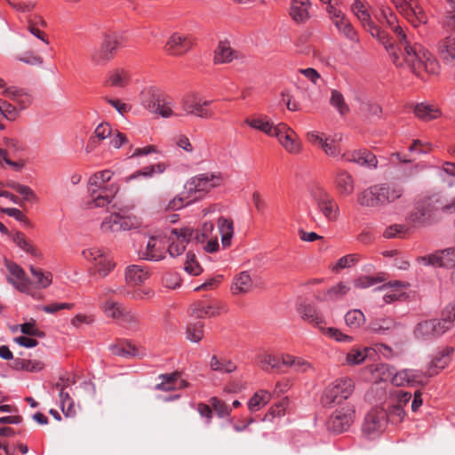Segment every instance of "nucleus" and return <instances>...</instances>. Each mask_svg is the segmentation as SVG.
<instances>
[{"instance_id":"nucleus-1","label":"nucleus","mask_w":455,"mask_h":455,"mask_svg":"<svg viewBox=\"0 0 455 455\" xmlns=\"http://www.w3.org/2000/svg\"><path fill=\"white\" fill-rule=\"evenodd\" d=\"M395 31L396 43L388 44L387 50L393 63L397 68H408L415 74H419L421 69L429 74L436 73L439 64L432 53L419 44H411L405 31L397 28Z\"/></svg>"},{"instance_id":"nucleus-2","label":"nucleus","mask_w":455,"mask_h":455,"mask_svg":"<svg viewBox=\"0 0 455 455\" xmlns=\"http://www.w3.org/2000/svg\"><path fill=\"white\" fill-rule=\"evenodd\" d=\"M454 213L455 197L448 200L444 195L435 194L418 202L407 221L412 225L429 226L439 221L443 215Z\"/></svg>"},{"instance_id":"nucleus-3","label":"nucleus","mask_w":455,"mask_h":455,"mask_svg":"<svg viewBox=\"0 0 455 455\" xmlns=\"http://www.w3.org/2000/svg\"><path fill=\"white\" fill-rule=\"evenodd\" d=\"M403 192V186L399 183L376 184L358 195V203L366 207L383 206L402 197Z\"/></svg>"},{"instance_id":"nucleus-4","label":"nucleus","mask_w":455,"mask_h":455,"mask_svg":"<svg viewBox=\"0 0 455 455\" xmlns=\"http://www.w3.org/2000/svg\"><path fill=\"white\" fill-rule=\"evenodd\" d=\"M222 182L220 173L205 172L191 178L185 184V193L188 203H192L203 197L212 188L219 187Z\"/></svg>"},{"instance_id":"nucleus-5","label":"nucleus","mask_w":455,"mask_h":455,"mask_svg":"<svg viewBox=\"0 0 455 455\" xmlns=\"http://www.w3.org/2000/svg\"><path fill=\"white\" fill-rule=\"evenodd\" d=\"M140 100L145 108L162 117L169 118L174 116H180L173 111L172 100L158 90L153 88L144 90L140 94Z\"/></svg>"},{"instance_id":"nucleus-6","label":"nucleus","mask_w":455,"mask_h":455,"mask_svg":"<svg viewBox=\"0 0 455 455\" xmlns=\"http://www.w3.org/2000/svg\"><path fill=\"white\" fill-rule=\"evenodd\" d=\"M298 310L301 318L304 321H307L309 323L313 324L315 327H317L319 330L323 331V333L328 335L329 337L334 339L335 340L347 343H350L353 341V337L343 334L337 328H325L326 323L324 319L312 305L301 304Z\"/></svg>"},{"instance_id":"nucleus-7","label":"nucleus","mask_w":455,"mask_h":455,"mask_svg":"<svg viewBox=\"0 0 455 455\" xmlns=\"http://www.w3.org/2000/svg\"><path fill=\"white\" fill-rule=\"evenodd\" d=\"M355 389L354 381L349 378H341L330 383L322 395V403L330 406L347 399Z\"/></svg>"},{"instance_id":"nucleus-8","label":"nucleus","mask_w":455,"mask_h":455,"mask_svg":"<svg viewBox=\"0 0 455 455\" xmlns=\"http://www.w3.org/2000/svg\"><path fill=\"white\" fill-rule=\"evenodd\" d=\"M212 102V100H203L197 93H188L181 98L180 105L184 115H194L208 119L213 115L212 111L208 108Z\"/></svg>"},{"instance_id":"nucleus-9","label":"nucleus","mask_w":455,"mask_h":455,"mask_svg":"<svg viewBox=\"0 0 455 455\" xmlns=\"http://www.w3.org/2000/svg\"><path fill=\"white\" fill-rule=\"evenodd\" d=\"M355 419V406L351 403L336 409L328 421V428L337 434L347 431Z\"/></svg>"},{"instance_id":"nucleus-10","label":"nucleus","mask_w":455,"mask_h":455,"mask_svg":"<svg viewBox=\"0 0 455 455\" xmlns=\"http://www.w3.org/2000/svg\"><path fill=\"white\" fill-rule=\"evenodd\" d=\"M418 260L427 266L453 268L451 273V281L455 284V246L420 257Z\"/></svg>"},{"instance_id":"nucleus-11","label":"nucleus","mask_w":455,"mask_h":455,"mask_svg":"<svg viewBox=\"0 0 455 455\" xmlns=\"http://www.w3.org/2000/svg\"><path fill=\"white\" fill-rule=\"evenodd\" d=\"M314 202L318 211L329 220L336 221L339 216V207L327 191L317 188L312 193Z\"/></svg>"},{"instance_id":"nucleus-12","label":"nucleus","mask_w":455,"mask_h":455,"mask_svg":"<svg viewBox=\"0 0 455 455\" xmlns=\"http://www.w3.org/2000/svg\"><path fill=\"white\" fill-rule=\"evenodd\" d=\"M83 256L88 261L93 263L92 269V275H98L100 277H106L115 267L116 264L97 248H91L83 251Z\"/></svg>"},{"instance_id":"nucleus-13","label":"nucleus","mask_w":455,"mask_h":455,"mask_svg":"<svg viewBox=\"0 0 455 455\" xmlns=\"http://www.w3.org/2000/svg\"><path fill=\"white\" fill-rule=\"evenodd\" d=\"M399 12L414 27L427 23V17L417 0H391Z\"/></svg>"},{"instance_id":"nucleus-14","label":"nucleus","mask_w":455,"mask_h":455,"mask_svg":"<svg viewBox=\"0 0 455 455\" xmlns=\"http://www.w3.org/2000/svg\"><path fill=\"white\" fill-rule=\"evenodd\" d=\"M119 187L116 183L101 185L100 187L88 186L91 200L87 203L90 208L105 207L111 203L117 194Z\"/></svg>"},{"instance_id":"nucleus-15","label":"nucleus","mask_w":455,"mask_h":455,"mask_svg":"<svg viewBox=\"0 0 455 455\" xmlns=\"http://www.w3.org/2000/svg\"><path fill=\"white\" fill-rule=\"evenodd\" d=\"M387 425V412L383 408H374L365 416L363 432L368 436H373L382 432Z\"/></svg>"},{"instance_id":"nucleus-16","label":"nucleus","mask_w":455,"mask_h":455,"mask_svg":"<svg viewBox=\"0 0 455 455\" xmlns=\"http://www.w3.org/2000/svg\"><path fill=\"white\" fill-rule=\"evenodd\" d=\"M272 137H275L280 144L291 154L300 152V142L295 132L287 124L280 123L275 125V131Z\"/></svg>"},{"instance_id":"nucleus-17","label":"nucleus","mask_w":455,"mask_h":455,"mask_svg":"<svg viewBox=\"0 0 455 455\" xmlns=\"http://www.w3.org/2000/svg\"><path fill=\"white\" fill-rule=\"evenodd\" d=\"M5 266L10 273V276H7V282L19 291L34 296L31 290L32 282L27 276L24 269L13 262H6Z\"/></svg>"},{"instance_id":"nucleus-18","label":"nucleus","mask_w":455,"mask_h":455,"mask_svg":"<svg viewBox=\"0 0 455 455\" xmlns=\"http://www.w3.org/2000/svg\"><path fill=\"white\" fill-rule=\"evenodd\" d=\"M121 44V36L117 35L106 36L104 41L102 42L100 50L92 55V61L97 65H100L110 60Z\"/></svg>"},{"instance_id":"nucleus-19","label":"nucleus","mask_w":455,"mask_h":455,"mask_svg":"<svg viewBox=\"0 0 455 455\" xmlns=\"http://www.w3.org/2000/svg\"><path fill=\"white\" fill-rule=\"evenodd\" d=\"M141 257L151 261H159L165 258V241L161 235L149 237L145 250L141 251Z\"/></svg>"},{"instance_id":"nucleus-20","label":"nucleus","mask_w":455,"mask_h":455,"mask_svg":"<svg viewBox=\"0 0 455 455\" xmlns=\"http://www.w3.org/2000/svg\"><path fill=\"white\" fill-rule=\"evenodd\" d=\"M193 45L190 36L180 33L172 34L168 39L165 51L174 56H181L188 52Z\"/></svg>"},{"instance_id":"nucleus-21","label":"nucleus","mask_w":455,"mask_h":455,"mask_svg":"<svg viewBox=\"0 0 455 455\" xmlns=\"http://www.w3.org/2000/svg\"><path fill=\"white\" fill-rule=\"evenodd\" d=\"M342 159L368 168H376L378 165L376 156L367 149L347 151L342 155Z\"/></svg>"},{"instance_id":"nucleus-22","label":"nucleus","mask_w":455,"mask_h":455,"mask_svg":"<svg viewBox=\"0 0 455 455\" xmlns=\"http://www.w3.org/2000/svg\"><path fill=\"white\" fill-rule=\"evenodd\" d=\"M180 376L181 374L180 371L159 375L158 378L162 379V381L156 385V389L162 391H173L188 387L189 383L185 379H181Z\"/></svg>"},{"instance_id":"nucleus-23","label":"nucleus","mask_w":455,"mask_h":455,"mask_svg":"<svg viewBox=\"0 0 455 455\" xmlns=\"http://www.w3.org/2000/svg\"><path fill=\"white\" fill-rule=\"evenodd\" d=\"M185 235V228L172 229L171 236L169 237L171 244L168 247L170 256L176 257L182 254L187 243L193 242L190 236Z\"/></svg>"},{"instance_id":"nucleus-24","label":"nucleus","mask_w":455,"mask_h":455,"mask_svg":"<svg viewBox=\"0 0 455 455\" xmlns=\"http://www.w3.org/2000/svg\"><path fill=\"white\" fill-rule=\"evenodd\" d=\"M224 306L219 302H212L205 305L202 302H197L190 306L189 313L192 316L201 319L205 317H215L221 314Z\"/></svg>"},{"instance_id":"nucleus-25","label":"nucleus","mask_w":455,"mask_h":455,"mask_svg":"<svg viewBox=\"0 0 455 455\" xmlns=\"http://www.w3.org/2000/svg\"><path fill=\"white\" fill-rule=\"evenodd\" d=\"M439 58L451 67L455 66V36H448L441 39L437 44Z\"/></svg>"},{"instance_id":"nucleus-26","label":"nucleus","mask_w":455,"mask_h":455,"mask_svg":"<svg viewBox=\"0 0 455 455\" xmlns=\"http://www.w3.org/2000/svg\"><path fill=\"white\" fill-rule=\"evenodd\" d=\"M2 93L13 100L20 111L27 109L33 101L32 96L28 92L15 86L6 87Z\"/></svg>"},{"instance_id":"nucleus-27","label":"nucleus","mask_w":455,"mask_h":455,"mask_svg":"<svg viewBox=\"0 0 455 455\" xmlns=\"http://www.w3.org/2000/svg\"><path fill=\"white\" fill-rule=\"evenodd\" d=\"M214 230V224L212 222H204L201 229H194L189 227H185V234L191 237L193 242L204 243L207 239L212 238V232Z\"/></svg>"},{"instance_id":"nucleus-28","label":"nucleus","mask_w":455,"mask_h":455,"mask_svg":"<svg viewBox=\"0 0 455 455\" xmlns=\"http://www.w3.org/2000/svg\"><path fill=\"white\" fill-rule=\"evenodd\" d=\"M335 183L339 193L342 196H349L355 190L354 178L346 171L340 170L337 172Z\"/></svg>"},{"instance_id":"nucleus-29","label":"nucleus","mask_w":455,"mask_h":455,"mask_svg":"<svg viewBox=\"0 0 455 455\" xmlns=\"http://www.w3.org/2000/svg\"><path fill=\"white\" fill-rule=\"evenodd\" d=\"M245 124L250 127L259 130L268 136H273L275 131V125L265 116H257L247 117L245 119Z\"/></svg>"},{"instance_id":"nucleus-30","label":"nucleus","mask_w":455,"mask_h":455,"mask_svg":"<svg viewBox=\"0 0 455 455\" xmlns=\"http://www.w3.org/2000/svg\"><path fill=\"white\" fill-rule=\"evenodd\" d=\"M218 229L221 235V243L223 248H228L231 245V240L234 235L233 220L225 217L219 218Z\"/></svg>"},{"instance_id":"nucleus-31","label":"nucleus","mask_w":455,"mask_h":455,"mask_svg":"<svg viewBox=\"0 0 455 455\" xmlns=\"http://www.w3.org/2000/svg\"><path fill=\"white\" fill-rule=\"evenodd\" d=\"M308 0H291L290 14L296 22H304L308 17Z\"/></svg>"},{"instance_id":"nucleus-32","label":"nucleus","mask_w":455,"mask_h":455,"mask_svg":"<svg viewBox=\"0 0 455 455\" xmlns=\"http://www.w3.org/2000/svg\"><path fill=\"white\" fill-rule=\"evenodd\" d=\"M252 289V280L247 272H242L233 280L231 291L234 294H244Z\"/></svg>"},{"instance_id":"nucleus-33","label":"nucleus","mask_w":455,"mask_h":455,"mask_svg":"<svg viewBox=\"0 0 455 455\" xmlns=\"http://www.w3.org/2000/svg\"><path fill=\"white\" fill-rule=\"evenodd\" d=\"M149 276V273L148 269L139 266L132 265L126 268L125 271V279L127 283L132 284H141L143 283Z\"/></svg>"},{"instance_id":"nucleus-34","label":"nucleus","mask_w":455,"mask_h":455,"mask_svg":"<svg viewBox=\"0 0 455 455\" xmlns=\"http://www.w3.org/2000/svg\"><path fill=\"white\" fill-rule=\"evenodd\" d=\"M431 322L433 325L435 339L440 338L445 332L451 330L454 326V324L451 321V318L448 316L443 308L441 312V317L433 318L431 319Z\"/></svg>"},{"instance_id":"nucleus-35","label":"nucleus","mask_w":455,"mask_h":455,"mask_svg":"<svg viewBox=\"0 0 455 455\" xmlns=\"http://www.w3.org/2000/svg\"><path fill=\"white\" fill-rule=\"evenodd\" d=\"M237 58V52L226 42L220 43L215 51L214 62L217 64L229 63Z\"/></svg>"},{"instance_id":"nucleus-36","label":"nucleus","mask_w":455,"mask_h":455,"mask_svg":"<svg viewBox=\"0 0 455 455\" xmlns=\"http://www.w3.org/2000/svg\"><path fill=\"white\" fill-rule=\"evenodd\" d=\"M166 169V165L164 163H158L153 165L146 166L141 170L135 172L134 173L124 178L126 183L131 182L132 180L140 177L151 178L154 174L163 173Z\"/></svg>"},{"instance_id":"nucleus-37","label":"nucleus","mask_w":455,"mask_h":455,"mask_svg":"<svg viewBox=\"0 0 455 455\" xmlns=\"http://www.w3.org/2000/svg\"><path fill=\"white\" fill-rule=\"evenodd\" d=\"M112 135V129L108 123H102L99 124L93 132V135L90 138L87 149H93L98 142L103 140Z\"/></svg>"},{"instance_id":"nucleus-38","label":"nucleus","mask_w":455,"mask_h":455,"mask_svg":"<svg viewBox=\"0 0 455 455\" xmlns=\"http://www.w3.org/2000/svg\"><path fill=\"white\" fill-rule=\"evenodd\" d=\"M415 115L424 121H431L441 115L440 109L433 105L419 103L414 108Z\"/></svg>"},{"instance_id":"nucleus-39","label":"nucleus","mask_w":455,"mask_h":455,"mask_svg":"<svg viewBox=\"0 0 455 455\" xmlns=\"http://www.w3.org/2000/svg\"><path fill=\"white\" fill-rule=\"evenodd\" d=\"M272 395L267 390L256 392L248 402L250 411L255 412L267 405L271 400Z\"/></svg>"},{"instance_id":"nucleus-40","label":"nucleus","mask_w":455,"mask_h":455,"mask_svg":"<svg viewBox=\"0 0 455 455\" xmlns=\"http://www.w3.org/2000/svg\"><path fill=\"white\" fill-rule=\"evenodd\" d=\"M452 352V347H447L436 355L431 362V365L429 367L430 371L432 372L436 371L437 374L439 371L444 369L451 363V355Z\"/></svg>"},{"instance_id":"nucleus-41","label":"nucleus","mask_w":455,"mask_h":455,"mask_svg":"<svg viewBox=\"0 0 455 455\" xmlns=\"http://www.w3.org/2000/svg\"><path fill=\"white\" fill-rule=\"evenodd\" d=\"M102 311L108 317L120 320L124 310L126 309L122 304L112 299H106L100 306Z\"/></svg>"},{"instance_id":"nucleus-42","label":"nucleus","mask_w":455,"mask_h":455,"mask_svg":"<svg viewBox=\"0 0 455 455\" xmlns=\"http://www.w3.org/2000/svg\"><path fill=\"white\" fill-rule=\"evenodd\" d=\"M259 367L265 371L270 370L281 371L280 358L271 354H260L257 356Z\"/></svg>"},{"instance_id":"nucleus-43","label":"nucleus","mask_w":455,"mask_h":455,"mask_svg":"<svg viewBox=\"0 0 455 455\" xmlns=\"http://www.w3.org/2000/svg\"><path fill=\"white\" fill-rule=\"evenodd\" d=\"M413 332L414 336L419 339L428 340L435 339L431 319L419 322L415 326Z\"/></svg>"},{"instance_id":"nucleus-44","label":"nucleus","mask_w":455,"mask_h":455,"mask_svg":"<svg viewBox=\"0 0 455 455\" xmlns=\"http://www.w3.org/2000/svg\"><path fill=\"white\" fill-rule=\"evenodd\" d=\"M100 231L104 234H111L121 231L120 215L117 213H113L104 218L100 224Z\"/></svg>"},{"instance_id":"nucleus-45","label":"nucleus","mask_w":455,"mask_h":455,"mask_svg":"<svg viewBox=\"0 0 455 455\" xmlns=\"http://www.w3.org/2000/svg\"><path fill=\"white\" fill-rule=\"evenodd\" d=\"M363 28L384 45L386 51L387 50V45L393 43L389 35L375 25L372 20L366 23Z\"/></svg>"},{"instance_id":"nucleus-46","label":"nucleus","mask_w":455,"mask_h":455,"mask_svg":"<svg viewBox=\"0 0 455 455\" xmlns=\"http://www.w3.org/2000/svg\"><path fill=\"white\" fill-rule=\"evenodd\" d=\"M330 104L335 108L341 116L346 115L350 111L343 94L338 90H331Z\"/></svg>"},{"instance_id":"nucleus-47","label":"nucleus","mask_w":455,"mask_h":455,"mask_svg":"<svg viewBox=\"0 0 455 455\" xmlns=\"http://www.w3.org/2000/svg\"><path fill=\"white\" fill-rule=\"evenodd\" d=\"M110 350L114 355L124 357L136 355L135 347L126 340H119L116 344L111 345Z\"/></svg>"},{"instance_id":"nucleus-48","label":"nucleus","mask_w":455,"mask_h":455,"mask_svg":"<svg viewBox=\"0 0 455 455\" xmlns=\"http://www.w3.org/2000/svg\"><path fill=\"white\" fill-rule=\"evenodd\" d=\"M365 321L364 314L358 309L349 310L345 315L346 324L351 329H359Z\"/></svg>"},{"instance_id":"nucleus-49","label":"nucleus","mask_w":455,"mask_h":455,"mask_svg":"<svg viewBox=\"0 0 455 455\" xmlns=\"http://www.w3.org/2000/svg\"><path fill=\"white\" fill-rule=\"evenodd\" d=\"M29 270L36 279L35 283L37 288L44 289L51 284L52 280L51 273H44L42 269L34 266H30Z\"/></svg>"},{"instance_id":"nucleus-50","label":"nucleus","mask_w":455,"mask_h":455,"mask_svg":"<svg viewBox=\"0 0 455 455\" xmlns=\"http://www.w3.org/2000/svg\"><path fill=\"white\" fill-rule=\"evenodd\" d=\"M395 323L391 318H379L372 321L370 323L371 331L378 334H384L387 331L394 329Z\"/></svg>"},{"instance_id":"nucleus-51","label":"nucleus","mask_w":455,"mask_h":455,"mask_svg":"<svg viewBox=\"0 0 455 455\" xmlns=\"http://www.w3.org/2000/svg\"><path fill=\"white\" fill-rule=\"evenodd\" d=\"M350 290V286L345 283H339L331 287L323 298V300H334L347 294Z\"/></svg>"},{"instance_id":"nucleus-52","label":"nucleus","mask_w":455,"mask_h":455,"mask_svg":"<svg viewBox=\"0 0 455 455\" xmlns=\"http://www.w3.org/2000/svg\"><path fill=\"white\" fill-rule=\"evenodd\" d=\"M385 280L384 274H379L377 276L362 275L355 280L354 284L356 288L366 289Z\"/></svg>"},{"instance_id":"nucleus-53","label":"nucleus","mask_w":455,"mask_h":455,"mask_svg":"<svg viewBox=\"0 0 455 455\" xmlns=\"http://www.w3.org/2000/svg\"><path fill=\"white\" fill-rule=\"evenodd\" d=\"M130 81V74L125 69H116L109 76V82L112 86L124 87Z\"/></svg>"},{"instance_id":"nucleus-54","label":"nucleus","mask_w":455,"mask_h":455,"mask_svg":"<svg viewBox=\"0 0 455 455\" xmlns=\"http://www.w3.org/2000/svg\"><path fill=\"white\" fill-rule=\"evenodd\" d=\"M0 113L10 121H14L20 116V111L16 105L11 104L5 100L0 99Z\"/></svg>"},{"instance_id":"nucleus-55","label":"nucleus","mask_w":455,"mask_h":455,"mask_svg":"<svg viewBox=\"0 0 455 455\" xmlns=\"http://www.w3.org/2000/svg\"><path fill=\"white\" fill-rule=\"evenodd\" d=\"M210 366L213 371L226 373L232 372L236 369V366L231 361L220 360L215 355L212 357Z\"/></svg>"},{"instance_id":"nucleus-56","label":"nucleus","mask_w":455,"mask_h":455,"mask_svg":"<svg viewBox=\"0 0 455 455\" xmlns=\"http://www.w3.org/2000/svg\"><path fill=\"white\" fill-rule=\"evenodd\" d=\"M113 172L110 170H104L95 172L88 180V186L100 187L110 181Z\"/></svg>"},{"instance_id":"nucleus-57","label":"nucleus","mask_w":455,"mask_h":455,"mask_svg":"<svg viewBox=\"0 0 455 455\" xmlns=\"http://www.w3.org/2000/svg\"><path fill=\"white\" fill-rule=\"evenodd\" d=\"M14 243L26 252L30 253L34 256H37V250L32 245L31 242L27 239L25 235L21 232H17L13 235Z\"/></svg>"},{"instance_id":"nucleus-58","label":"nucleus","mask_w":455,"mask_h":455,"mask_svg":"<svg viewBox=\"0 0 455 455\" xmlns=\"http://www.w3.org/2000/svg\"><path fill=\"white\" fill-rule=\"evenodd\" d=\"M389 375H392L391 381L397 387H403L405 385H411V377H413L411 370L406 369L394 373L390 371Z\"/></svg>"},{"instance_id":"nucleus-59","label":"nucleus","mask_w":455,"mask_h":455,"mask_svg":"<svg viewBox=\"0 0 455 455\" xmlns=\"http://www.w3.org/2000/svg\"><path fill=\"white\" fill-rule=\"evenodd\" d=\"M379 20L380 22L385 21L387 25L390 28V29L396 36L395 28H397L401 31H404L403 28L397 24L396 16L390 12L388 9H382L380 12V16L379 17Z\"/></svg>"},{"instance_id":"nucleus-60","label":"nucleus","mask_w":455,"mask_h":455,"mask_svg":"<svg viewBox=\"0 0 455 455\" xmlns=\"http://www.w3.org/2000/svg\"><path fill=\"white\" fill-rule=\"evenodd\" d=\"M352 11L362 22L363 26L366 25V23L371 20L366 7L360 0H355L354 4H352Z\"/></svg>"},{"instance_id":"nucleus-61","label":"nucleus","mask_w":455,"mask_h":455,"mask_svg":"<svg viewBox=\"0 0 455 455\" xmlns=\"http://www.w3.org/2000/svg\"><path fill=\"white\" fill-rule=\"evenodd\" d=\"M188 339L193 342H198L204 336V324L201 322L189 323L187 327Z\"/></svg>"},{"instance_id":"nucleus-62","label":"nucleus","mask_w":455,"mask_h":455,"mask_svg":"<svg viewBox=\"0 0 455 455\" xmlns=\"http://www.w3.org/2000/svg\"><path fill=\"white\" fill-rule=\"evenodd\" d=\"M408 233V228L404 225L395 224L386 228L383 233L384 237L390 239L395 237H403Z\"/></svg>"},{"instance_id":"nucleus-63","label":"nucleus","mask_w":455,"mask_h":455,"mask_svg":"<svg viewBox=\"0 0 455 455\" xmlns=\"http://www.w3.org/2000/svg\"><path fill=\"white\" fill-rule=\"evenodd\" d=\"M340 33H342L347 38L356 41L357 36L352 24L346 19H342L341 22H339V26H336Z\"/></svg>"},{"instance_id":"nucleus-64","label":"nucleus","mask_w":455,"mask_h":455,"mask_svg":"<svg viewBox=\"0 0 455 455\" xmlns=\"http://www.w3.org/2000/svg\"><path fill=\"white\" fill-rule=\"evenodd\" d=\"M210 404L220 418L228 417L230 414V408L217 397H212L210 399Z\"/></svg>"}]
</instances>
